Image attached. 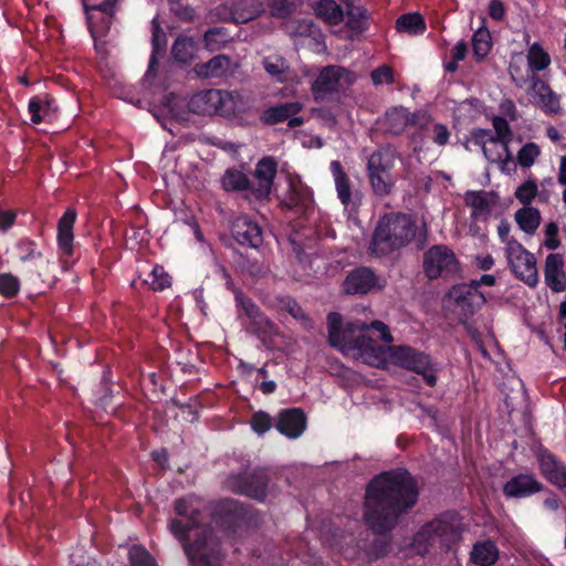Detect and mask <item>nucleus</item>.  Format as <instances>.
<instances>
[{
    "mask_svg": "<svg viewBox=\"0 0 566 566\" xmlns=\"http://www.w3.org/2000/svg\"><path fill=\"white\" fill-rule=\"evenodd\" d=\"M396 163V153L390 148L380 149L370 155L368 159V177L373 190L378 196L390 192L395 180L391 170Z\"/></svg>",
    "mask_w": 566,
    "mask_h": 566,
    "instance_id": "nucleus-7",
    "label": "nucleus"
},
{
    "mask_svg": "<svg viewBox=\"0 0 566 566\" xmlns=\"http://www.w3.org/2000/svg\"><path fill=\"white\" fill-rule=\"evenodd\" d=\"M541 154L539 147L535 143L525 144L517 153V163L523 168L533 166Z\"/></svg>",
    "mask_w": 566,
    "mask_h": 566,
    "instance_id": "nucleus-43",
    "label": "nucleus"
},
{
    "mask_svg": "<svg viewBox=\"0 0 566 566\" xmlns=\"http://www.w3.org/2000/svg\"><path fill=\"white\" fill-rule=\"evenodd\" d=\"M15 219V213L10 210L0 211V229L8 230Z\"/></svg>",
    "mask_w": 566,
    "mask_h": 566,
    "instance_id": "nucleus-59",
    "label": "nucleus"
},
{
    "mask_svg": "<svg viewBox=\"0 0 566 566\" xmlns=\"http://www.w3.org/2000/svg\"><path fill=\"white\" fill-rule=\"evenodd\" d=\"M544 505L551 511H556L559 506V502L556 497H549L545 500Z\"/></svg>",
    "mask_w": 566,
    "mask_h": 566,
    "instance_id": "nucleus-63",
    "label": "nucleus"
},
{
    "mask_svg": "<svg viewBox=\"0 0 566 566\" xmlns=\"http://www.w3.org/2000/svg\"><path fill=\"white\" fill-rule=\"evenodd\" d=\"M527 65H524V56L522 53L514 54L510 64V74L513 82L523 87L527 81L538 77L537 72L548 69L551 65L549 53L537 42L533 43L526 54Z\"/></svg>",
    "mask_w": 566,
    "mask_h": 566,
    "instance_id": "nucleus-6",
    "label": "nucleus"
},
{
    "mask_svg": "<svg viewBox=\"0 0 566 566\" xmlns=\"http://www.w3.org/2000/svg\"><path fill=\"white\" fill-rule=\"evenodd\" d=\"M527 83H530V86L526 88V93L535 106L547 115L560 113V96L552 90L548 83L539 77H533Z\"/></svg>",
    "mask_w": 566,
    "mask_h": 566,
    "instance_id": "nucleus-12",
    "label": "nucleus"
},
{
    "mask_svg": "<svg viewBox=\"0 0 566 566\" xmlns=\"http://www.w3.org/2000/svg\"><path fill=\"white\" fill-rule=\"evenodd\" d=\"M343 286L347 294H366L374 289H381L384 282L371 270L359 268L348 273Z\"/></svg>",
    "mask_w": 566,
    "mask_h": 566,
    "instance_id": "nucleus-16",
    "label": "nucleus"
},
{
    "mask_svg": "<svg viewBox=\"0 0 566 566\" xmlns=\"http://www.w3.org/2000/svg\"><path fill=\"white\" fill-rule=\"evenodd\" d=\"M475 142L482 146L485 158L493 163H500L502 169L510 163H512V154L509 149V145L494 139L490 133L485 130H479L474 134Z\"/></svg>",
    "mask_w": 566,
    "mask_h": 566,
    "instance_id": "nucleus-17",
    "label": "nucleus"
},
{
    "mask_svg": "<svg viewBox=\"0 0 566 566\" xmlns=\"http://www.w3.org/2000/svg\"><path fill=\"white\" fill-rule=\"evenodd\" d=\"M276 170L277 163L272 157H264L256 164L253 180L250 181L251 193L256 199H264L270 196Z\"/></svg>",
    "mask_w": 566,
    "mask_h": 566,
    "instance_id": "nucleus-14",
    "label": "nucleus"
},
{
    "mask_svg": "<svg viewBox=\"0 0 566 566\" xmlns=\"http://www.w3.org/2000/svg\"><path fill=\"white\" fill-rule=\"evenodd\" d=\"M514 219L518 228L526 234H534L542 221L539 210L532 206H526L516 210Z\"/></svg>",
    "mask_w": 566,
    "mask_h": 566,
    "instance_id": "nucleus-31",
    "label": "nucleus"
},
{
    "mask_svg": "<svg viewBox=\"0 0 566 566\" xmlns=\"http://www.w3.org/2000/svg\"><path fill=\"white\" fill-rule=\"evenodd\" d=\"M410 120V114L405 107H394L385 115V125L392 134L402 133Z\"/></svg>",
    "mask_w": 566,
    "mask_h": 566,
    "instance_id": "nucleus-34",
    "label": "nucleus"
},
{
    "mask_svg": "<svg viewBox=\"0 0 566 566\" xmlns=\"http://www.w3.org/2000/svg\"><path fill=\"white\" fill-rule=\"evenodd\" d=\"M430 133L432 140L439 146H444L449 142V129L442 124H433Z\"/></svg>",
    "mask_w": 566,
    "mask_h": 566,
    "instance_id": "nucleus-53",
    "label": "nucleus"
},
{
    "mask_svg": "<svg viewBox=\"0 0 566 566\" xmlns=\"http://www.w3.org/2000/svg\"><path fill=\"white\" fill-rule=\"evenodd\" d=\"M493 127L496 134V136H493L494 139L509 145L511 142L512 133L507 120L503 117L496 116L493 118Z\"/></svg>",
    "mask_w": 566,
    "mask_h": 566,
    "instance_id": "nucleus-47",
    "label": "nucleus"
},
{
    "mask_svg": "<svg viewBox=\"0 0 566 566\" xmlns=\"http://www.w3.org/2000/svg\"><path fill=\"white\" fill-rule=\"evenodd\" d=\"M261 7H256L253 10L247 11V12H240L239 9L235 10L233 14V19L237 23H243L247 21H250L254 19V17L258 15L259 12H261Z\"/></svg>",
    "mask_w": 566,
    "mask_h": 566,
    "instance_id": "nucleus-58",
    "label": "nucleus"
},
{
    "mask_svg": "<svg viewBox=\"0 0 566 566\" xmlns=\"http://www.w3.org/2000/svg\"><path fill=\"white\" fill-rule=\"evenodd\" d=\"M315 12L318 18L329 24H338L346 18V24L350 29L357 31L361 30V22L356 19V15H361L359 9L354 10L348 7L345 14L343 8L335 0H321L315 7Z\"/></svg>",
    "mask_w": 566,
    "mask_h": 566,
    "instance_id": "nucleus-13",
    "label": "nucleus"
},
{
    "mask_svg": "<svg viewBox=\"0 0 566 566\" xmlns=\"http://www.w3.org/2000/svg\"><path fill=\"white\" fill-rule=\"evenodd\" d=\"M237 301L241 304L247 316H249L256 325L260 327L264 326V328H271L270 322L260 313L253 302L248 298H243L240 295H237Z\"/></svg>",
    "mask_w": 566,
    "mask_h": 566,
    "instance_id": "nucleus-42",
    "label": "nucleus"
},
{
    "mask_svg": "<svg viewBox=\"0 0 566 566\" xmlns=\"http://www.w3.org/2000/svg\"><path fill=\"white\" fill-rule=\"evenodd\" d=\"M491 46H492V44H491L490 32L484 28H480L473 34V38H472V49H473L474 55L479 60L484 59L488 55V53L490 52Z\"/></svg>",
    "mask_w": 566,
    "mask_h": 566,
    "instance_id": "nucleus-40",
    "label": "nucleus"
},
{
    "mask_svg": "<svg viewBox=\"0 0 566 566\" xmlns=\"http://www.w3.org/2000/svg\"><path fill=\"white\" fill-rule=\"evenodd\" d=\"M426 23L421 14L408 13L397 20V30L409 34H421L424 32Z\"/></svg>",
    "mask_w": 566,
    "mask_h": 566,
    "instance_id": "nucleus-37",
    "label": "nucleus"
},
{
    "mask_svg": "<svg viewBox=\"0 0 566 566\" xmlns=\"http://www.w3.org/2000/svg\"><path fill=\"white\" fill-rule=\"evenodd\" d=\"M306 428V418L298 409L283 410L279 415L276 429L287 438L300 437Z\"/></svg>",
    "mask_w": 566,
    "mask_h": 566,
    "instance_id": "nucleus-22",
    "label": "nucleus"
},
{
    "mask_svg": "<svg viewBox=\"0 0 566 566\" xmlns=\"http://www.w3.org/2000/svg\"><path fill=\"white\" fill-rule=\"evenodd\" d=\"M489 14L494 20H502L505 15L504 4L499 0H492L489 6Z\"/></svg>",
    "mask_w": 566,
    "mask_h": 566,
    "instance_id": "nucleus-56",
    "label": "nucleus"
},
{
    "mask_svg": "<svg viewBox=\"0 0 566 566\" xmlns=\"http://www.w3.org/2000/svg\"><path fill=\"white\" fill-rule=\"evenodd\" d=\"M500 556L496 544L491 539L476 542L470 552V562L476 566H492Z\"/></svg>",
    "mask_w": 566,
    "mask_h": 566,
    "instance_id": "nucleus-29",
    "label": "nucleus"
},
{
    "mask_svg": "<svg viewBox=\"0 0 566 566\" xmlns=\"http://www.w3.org/2000/svg\"><path fill=\"white\" fill-rule=\"evenodd\" d=\"M504 254L512 273L530 286L538 282L536 259L532 252L526 250L520 242H511L504 248Z\"/></svg>",
    "mask_w": 566,
    "mask_h": 566,
    "instance_id": "nucleus-9",
    "label": "nucleus"
},
{
    "mask_svg": "<svg viewBox=\"0 0 566 566\" xmlns=\"http://www.w3.org/2000/svg\"><path fill=\"white\" fill-rule=\"evenodd\" d=\"M496 282V279L494 275H491V274H484L481 276L480 280H472L471 283H476V289L479 290V287L481 285H488V286H493Z\"/></svg>",
    "mask_w": 566,
    "mask_h": 566,
    "instance_id": "nucleus-61",
    "label": "nucleus"
},
{
    "mask_svg": "<svg viewBox=\"0 0 566 566\" xmlns=\"http://www.w3.org/2000/svg\"><path fill=\"white\" fill-rule=\"evenodd\" d=\"M272 423V418L263 411L255 412L251 418V427L258 434L266 432Z\"/></svg>",
    "mask_w": 566,
    "mask_h": 566,
    "instance_id": "nucleus-50",
    "label": "nucleus"
},
{
    "mask_svg": "<svg viewBox=\"0 0 566 566\" xmlns=\"http://www.w3.org/2000/svg\"><path fill=\"white\" fill-rule=\"evenodd\" d=\"M539 468L543 475L559 489L566 488V468L557 462L553 454L542 451L538 454Z\"/></svg>",
    "mask_w": 566,
    "mask_h": 566,
    "instance_id": "nucleus-24",
    "label": "nucleus"
},
{
    "mask_svg": "<svg viewBox=\"0 0 566 566\" xmlns=\"http://www.w3.org/2000/svg\"><path fill=\"white\" fill-rule=\"evenodd\" d=\"M494 259L490 254H480L474 258V264L483 271L491 270L494 266Z\"/></svg>",
    "mask_w": 566,
    "mask_h": 566,
    "instance_id": "nucleus-57",
    "label": "nucleus"
},
{
    "mask_svg": "<svg viewBox=\"0 0 566 566\" xmlns=\"http://www.w3.org/2000/svg\"><path fill=\"white\" fill-rule=\"evenodd\" d=\"M448 301L459 315L469 317L475 314L485 303V295L476 289V283H460L451 287Z\"/></svg>",
    "mask_w": 566,
    "mask_h": 566,
    "instance_id": "nucleus-10",
    "label": "nucleus"
},
{
    "mask_svg": "<svg viewBox=\"0 0 566 566\" xmlns=\"http://www.w3.org/2000/svg\"><path fill=\"white\" fill-rule=\"evenodd\" d=\"M198 43L190 36H179L172 45V55L179 63H190L198 52Z\"/></svg>",
    "mask_w": 566,
    "mask_h": 566,
    "instance_id": "nucleus-32",
    "label": "nucleus"
},
{
    "mask_svg": "<svg viewBox=\"0 0 566 566\" xmlns=\"http://www.w3.org/2000/svg\"><path fill=\"white\" fill-rule=\"evenodd\" d=\"M132 566H157L150 554L140 546H133L129 551Z\"/></svg>",
    "mask_w": 566,
    "mask_h": 566,
    "instance_id": "nucleus-46",
    "label": "nucleus"
},
{
    "mask_svg": "<svg viewBox=\"0 0 566 566\" xmlns=\"http://www.w3.org/2000/svg\"><path fill=\"white\" fill-rule=\"evenodd\" d=\"M451 54H452V59L455 60V62H460L462 60H464L465 55H467V45L465 43L463 42H459L457 43L452 51H451Z\"/></svg>",
    "mask_w": 566,
    "mask_h": 566,
    "instance_id": "nucleus-60",
    "label": "nucleus"
},
{
    "mask_svg": "<svg viewBox=\"0 0 566 566\" xmlns=\"http://www.w3.org/2000/svg\"><path fill=\"white\" fill-rule=\"evenodd\" d=\"M263 66L268 74L279 82L289 78L290 69L286 61L280 55H270L263 59Z\"/></svg>",
    "mask_w": 566,
    "mask_h": 566,
    "instance_id": "nucleus-36",
    "label": "nucleus"
},
{
    "mask_svg": "<svg viewBox=\"0 0 566 566\" xmlns=\"http://www.w3.org/2000/svg\"><path fill=\"white\" fill-rule=\"evenodd\" d=\"M222 186L226 190H251L249 178L239 170H227L222 178Z\"/></svg>",
    "mask_w": 566,
    "mask_h": 566,
    "instance_id": "nucleus-39",
    "label": "nucleus"
},
{
    "mask_svg": "<svg viewBox=\"0 0 566 566\" xmlns=\"http://www.w3.org/2000/svg\"><path fill=\"white\" fill-rule=\"evenodd\" d=\"M221 90H208L193 95L189 102L191 111L202 115L220 114Z\"/></svg>",
    "mask_w": 566,
    "mask_h": 566,
    "instance_id": "nucleus-26",
    "label": "nucleus"
},
{
    "mask_svg": "<svg viewBox=\"0 0 566 566\" xmlns=\"http://www.w3.org/2000/svg\"><path fill=\"white\" fill-rule=\"evenodd\" d=\"M186 106V102L184 98L170 94L167 96L166 104L164 105L163 112L176 119H185L182 114V109Z\"/></svg>",
    "mask_w": 566,
    "mask_h": 566,
    "instance_id": "nucleus-44",
    "label": "nucleus"
},
{
    "mask_svg": "<svg viewBox=\"0 0 566 566\" xmlns=\"http://www.w3.org/2000/svg\"><path fill=\"white\" fill-rule=\"evenodd\" d=\"M298 1L300 0H272V13L280 17L287 14L296 7Z\"/></svg>",
    "mask_w": 566,
    "mask_h": 566,
    "instance_id": "nucleus-54",
    "label": "nucleus"
},
{
    "mask_svg": "<svg viewBox=\"0 0 566 566\" xmlns=\"http://www.w3.org/2000/svg\"><path fill=\"white\" fill-rule=\"evenodd\" d=\"M232 234L240 244L256 248L262 242L260 227L249 217H238L232 224Z\"/></svg>",
    "mask_w": 566,
    "mask_h": 566,
    "instance_id": "nucleus-21",
    "label": "nucleus"
},
{
    "mask_svg": "<svg viewBox=\"0 0 566 566\" xmlns=\"http://www.w3.org/2000/svg\"><path fill=\"white\" fill-rule=\"evenodd\" d=\"M423 268L429 279H437L458 272L459 262L450 248L434 245L427 251Z\"/></svg>",
    "mask_w": 566,
    "mask_h": 566,
    "instance_id": "nucleus-11",
    "label": "nucleus"
},
{
    "mask_svg": "<svg viewBox=\"0 0 566 566\" xmlns=\"http://www.w3.org/2000/svg\"><path fill=\"white\" fill-rule=\"evenodd\" d=\"M464 201L472 208V214L479 217L489 213L490 208L496 203V197L486 191H467Z\"/></svg>",
    "mask_w": 566,
    "mask_h": 566,
    "instance_id": "nucleus-30",
    "label": "nucleus"
},
{
    "mask_svg": "<svg viewBox=\"0 0 566 566\" xmlns=\"http://www.w3.org/2000/svg\"><path fill=\"white\" fill-rule=\"evenodd\" d=\"M220 115L223 116H239L247 113L251 105L250 99L238 92H220Z\"/></svg>",
    "mask_w": 566,
    "mask_h": 566,
    "instance_id": "nucleus-27",
    "label": "nucleus"
},
{
    "mask_svg": "<svg viewBox=\"0 0 566 566\" xmlns=\"http://www.w3.org/2000/svg\"><path fill=\"white\" fill-rule=\"evenodd\" d=\"M537 192L538 188L536 182L534 180H527L515 190V197L524 207H526L530 206Z\"/></svg>",
    "mask_w": 566,
    "mask_h": 566,
    "instance_id": "nucleus-45",
    "label": "nucleus"
},
{
    "mask_svg": "<svg viewBox=\"0 0 566 566\" xmlns=\"http://www.w3.org/2000/svg\"><path fill=\"white\" fill-rule=\"evenodd\" d=\"M545 282L554 292L566 290L564 260L560 254H548L545 262Z\"/></svg>",
    "mask_w": 566,
    "mask_h": 566,
    "instance_id": "nucleus-25",
    "label": "nucleus"
},
{
    "mask_svg": "<svg viewBox=\"0 0 566 566\" xmlns=\"http://www.w3.org/2000/svg\"><path fill=\"white\" fill-rule=\"evenodd\" d=\"M497 235L504 248L510 247L511 242H518L516 239L510 235L511 226L506 220H502L497 226Z\"/></svg>",
    "mask_w": 566,
    "mask_h": 566,
    "instance_id": "nucleus-55",
    "label": "nucleus"
},
{
    "mask_svg": "<svg viewBox=\"0 0 566 566\" xmlns=\"http://www.w3.org/2000/svg\"><path fill=\"white\" fill-rule=\"evenodd\" d=\"M29 113L33 124H40L51 118L53 107L46 97L35 96L29 102Z\"/></svg>",
    "mask_w": 566,
    "mask_h": 566,
    "instance_id": "nucleus-35",
    "label": "nucleus"
},
{
    "mask_svg": "<svg viewBox=\"0 0 566 566\" xmlns=\"http://www.w3.org/2000/svg\"><path fill=\"white\" fill-rule=\"evenodd\" d=\"M301 109L302 105L297 102L285 103L268 108L262 114L261 119L265 124L270 125L282 123L289 119V126L293 128L303 124V119L295 116Z\"/></svg>",
    "mask_w": 566,
    "mask_h": 566,
    "instance_id": "nucleus-19",
    "label": "nucleus"
},
{
    "mask_svg": "<svg viewBox=\"0 0 566 566\" xmlns=\"http://www.w3.org/2000/svg\"><path fill=\"white\" fill-rule=\"evenodd\" d=\"M546 134H547V137L553 140V142H557L560 139V134L559 132L553 127V126H549L546 130Z\"/></svg>",
    "mask_w": 566,
    "mask_h": 566,
    "instance_id": "nucleus-64",
    "label": "nucleus"
},
{
    "mask_svg": "<svg viewBox=\"0 0 566 566\" xmlns=\"http://www.w3.org/2000/svg\"><path fill=\"white\" fill-rule=\"evenodd\" d=\"M371 80L375 85L390 84L394 82V72L388 65H381L371 72Z\"/></svg>",
    "mask_w": 566,
    "mask_h": 566,
    "instance_id": "nucleus-51",
    "label": "nucleus"
},
{
    "mask_svg": "<svg viewBox=\"0 0 566 566\" xmlns=\"http://www.w3.org/2000/svg\"><path fill=\"white\" fill-rule=\"evenodd\" d=\"M20 284L15 276L11 274H0V294L6 297L14 296L19 291Z\"/></svg>",
    "mask_w": 566,
    "mask_h": 566,
    "instance_id": "nucleus-48",
    "label": "nucleus"
},
{
    "mask_svg": "<svg viewBox=\"0 0 566 566\" xmlns=\"http://www.w3.org/2000/svg\"><path fill=\"white\" fill-rule=\"evenodd\" d=\"M415 237V227L405 214L381 218L369 244V253L381 256L405 247Z\"/></svg>",
    "mask_w": 566,
    "mask_h": 566,
    "instance_id": "nucleus-4",
    "label": "nucleus"
},
{
    "mask_svg": "<svg viewBox=\"0 0 566 566\" xmlns=\"http://www.w3.org/2000/svg\"><path fill=\"white\" fill-rule=\"evenodd\" d=\"M202 503L198 497L179 499L175 504L176 517L168 527L181 543L192 566H220L219 542L210 527L200 520Z\"/></svg>",
    "mask_w": 566,
    "mask_h": 566,
    "instance_id": "nucleus-3",
    "label": "nucleus"
},
{
    "mask_svg": "<svg viewBox=\"0 0 566 566\" xmlns=\"http://www.w3.org/2000/svg\"><path fill=\"white\" fill-rule=\"evenodd\" d=\"M558 226L555 222H549L545 227V247L549 250H556L560 241L557 238Z\"/></svg>",
    "mask_w": 566,
    "mask_h": 566,
    "instance_id": "nucleus-52",
    "label": "nucleus"
},
{
    "mask_svg": "<svg viewBox=\"0 0 566 566\" xmlns=\"http://www.w3.org/2000/svg\"><path fill=\"white\" fill-rule=\"evenodd\" d=\"M117 0H105L98 6L86 7L87 22L93 36L102 35L108 29Z\"/></svg>",
    "mask_w": 566,
    "mask_h": 566,
    "instance_id": "nucleus-18",
    "label": "nucleus"
},
{
    "mask_svg": "<svg viewBox=\"0 0 566 566\" xmlns=\"http://www.w3.org/2000/svg\"><path fill=\"white\" fill-rule=\"evenodd\" d=\"M237 67L229 56L220 54L208 62L196 64L195 72L200 77H222L231 74Z\"/></svg>",
    "mask_w": 566,
    "mask_h": 566,
    "instance_id": "nucleus-23",
    "label": "nucleus"
},
{
    "mask_svg": "<svg viewBox=\"0 0 566 566\" xmlns=\"http://www.w3.org/2000/svg\"><path fill=\"white\" fill-rule=\"evenodd\" d=\"M331 171L334 177L337 196L345 207L352 202V191L347 176L342 169L339 161L334 160L331 163Z\"/></svg>",
    "mask_w": 566,
    "mask_h": 566,
    "instance_id": "nucleus-33",
    "label": "nucleus"
},
{
    "mask_svg": "<svg viewBox=\"0 0 566 566\" xmlns=\"http://www.w3.org/2000/svg\"><path fill=\"white\" fill-rule=\"evenodd\" d=\"M327 324L331 345L346 356L378 368L400 366L422 375L429 386L436 385L437 377L429 356L409 346L378 344L379 339L385 343L392 342L388 327L382 322L348 323L343 328L342 316L338 313H331Z\"/></svg>",
    "mask_w": 566,
    "mask_h": 566,
    "instance_id": "nucleus-1",
    "label": "nucleus"
},
{
    "mask_svg": "<svg viewBox=\"0 0 566 566\" xmlns=\"http://www.w3.org/2000/svg\"><path fill=\"white\" fill-rule=\"evenodd\" d=\"M357 80L355 73L337 65H329L321 70L312 83V93L316 101H323L328 94L353 85Z\"/></svg>",
    "mask_w": 566,
    "mask_h": 566,
    "instance_id": "nucleus-8",
    "label": "nucleus"
},
{
    "mask_svg": "<svg viewBox=\"0 0 566 566\" xmlns=\"http://www.w3.org/2000/svg\"><path fill=\"white\" fill-rule=\"evenodd\" d=\"M153 46L154 52L149 64V70L154 67L155 64V55L159 50H164L166 46L165 33L159 30V25L157 19H153Z\"/></svg>",
    "mask_w": 566,
    "mask_h": 566,
    "instance_id": "nucleus-49",
    "label": "nucleus"
},
{
    "mask_svg": "<svg viewBox=\"0 0 566 566\" xmlns=\"http://www.w3.org/2000/svg\"><path fill=\"white\" fill-rule=\"evenodd\" d=\"M266 483L265 474L263 472H255L253 474L231 478L229 480V488L237 493L263 500L266 494Z\"/></svg>",
    "mask_w": 566,
    "mask_h": 566,
    "instance_id": "nucleus-15",
    "label": "nucleus"
},
{
    "mask_svg": "<svg viewBox=\"0 0 566 566\" xmlns=\"http://www.w3.org/2000/svg\"><path fill=\"white\" fill-rule=\"evenodd\" d=\"M417 486L406 471L386 472L368 485L365 501V521L376 532L390 530L401 512L413 506Z\"/></svg>",
    "mask_w": 566,
    "mask_h": 566,
    "instance_id": "nucleus-2",
    "label": "nucleus"
},
{
    "mask_svg": "<svg viewBox=\"0 0 566 566\" xmlns=\"http://www.w3.org/2000/svg\"><path fill=\"white\" fill-rule=\"evenodd\" d=\"M76 220V212L73 209H67L57 223V247L62 258L71 256L73 254V228Z\"/></svg>",
    "mask_w": 566,
    "mask_h": 566,
    "instance_id": "nucleus-20",
    "label": "nucleus"
},
{
    "mask_svg": "<svg viewBox=\"0 0 566 566\" xmlns=\"http://www.w3.org/2000/svg\"><path fill=\"white\" fill-rule=\"evenodd\" d=\"M541 490V484L532 475L520 474L504 485V494L510 497H523Z\"/></svg>",
    "mask_w": 566,
    "mask_h": 566,
    "instance_id": "nucleus-28",
    "label": "nucleus"
},
{
    "mask_svg": "<svg viewBox=\"0 0 566 566\" xmlns=\"http://www.w3.org/2000/svg\"><path fill=\"white\" fill-rule=\"evenodd\" d=\"M558 181L562 185H566V156H563L559 161Z\"/></svg>",
    "mask_w": 566,
    "mask_h": 566,
    "instance_id": "nucleus-62",
    "label": "nucleus"
},
{
    "mask_svg": "<svg viewBox=\"0 0 566 566\" xmlns=\"http://www.w3.org/2000/svg\"><path fill=\"white\" fill-rule=\"evenodd\" d=\"M230 40L231 35L224 28H212L203 35L205 46L211 52L222 49Z\"/></svg>",
    "mask_w": 566,
    "mask_h": 566,
    "instance_id": "nucleus-38",
    "label": "nucleus"
},
{
    "mask_svg": "<svg viewBox=\"0 0 566 566\" xmlns=\"http://www.w3.org/2000/svg\"><path fill=\"white\" fill-rule=\"evenodd\" d=\"M462 530L458 514L444 513L421 527L413 541L415 549L426 554L431 548H448L459 541Z\"/></svg>",
    "mask_w": 566,
    "mask_h": 566,
    "instance_id": "nucleus-5",
    "label": "nucleus"
},
{
    "mask_svg": "<svg viewBox=\"0 0 566 566\" xmlns=\"http://www.w3.org/2000/svg\"><path fill=\"white\" fill-rule=\"evenodd\" d=\"M145 282L149 284L153 290L163 291L170 286L171 280L163 266L155 265Z\"/></svg>",
    "mask_w": 566,
    "mask_h": 566,
    "instance_id": "nucleus-41",
    "label": "nucleus"
}]
</instances>
